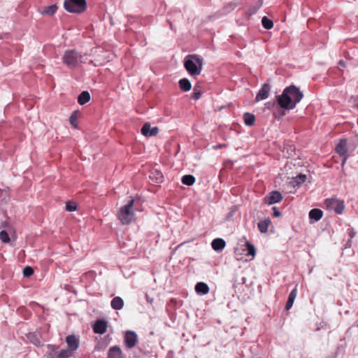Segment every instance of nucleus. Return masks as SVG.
<instances>
[{
	"label": "nucleus",
	"mask_w": 358,
	"mask_h": 358,
	"mask_svg": "<svg viewBox=\"0 0 358 358\" xmlns=\"http://www.w3.org/2000/svg\"><path fill=\"white\" fill-rule=\"evenodd\" d=\"M348 235L350 237V239H352L356 234V232L354 231L353 229H348ZM351 240L349 241V245L350 246Z\"/></svg>",
	"instance_id": "e433bc0d"
},
{
	"label": "nucleus",
	"mask_w": 358,
	"mask_h": 358,
	"mask_svg": "<svg viewBox=\"0 0 358 358\" xmlns=\"http://www.w3.org/2000/svg\"><path fill=\"white\" fill-rule=\"evenodd\" d=\"M66 210L69 212H72L76 210V205L73 203L68 201L66 203Z\"/></svg>",
	"instance_id": "f704fd0d"
},
{
	"label": "nucleus",
	"mask_w": 358,
	"mask_h": 358,
	"mask_svg": "<svg viewBox=\"0 0 358 358\" xmlns=\"http://www.w3.org/2000/svg\"><path fill=\"white\" fill-rule=\"evenodd\" d=\"M226 245L225 241L222 238H215L211 243L213 249L217 252L222 251Z\"/></svg>",
	"instance_id": "f3484780"
},
{
	"label": "nucleus",
	"mask_w": 358,
	"mask_h": 358,
	"mask_svg": "<svg viewBox=\"0 0 358 358\" xmlns=\"http://www.w3.org/2000/svg\"><path fill=\"white\" fill-rule=\"evenodd\" d=\"M64 7L69 13L80 14L87 9V2L86 0H65Z\"/></svg>",
	"instance_id": "39448f33"
},
{
	"label": "nucleus",
	"mask_w": 358,
	"mask_h": 358,
	"mask_svg": "<svg viewBox=\"0 0 358 358\" xmlns=\"http://www.w3.org/2000/svg\"><path fill=\"white\" fill-rule=\"evenodd\" d=\"M0 240L3 243H9L10 239L8 233L5 230H2L0 232Z\"/></svg>",
	"instance_id": "473e14b6"
},
{
	"label": "nucleus",
	"mask_w": 358,
	"mask_h": 358,
	"mask_svg": "<svg viewBox=\"0 0 358 358\" xmlns=\"http://www.w3.org/2000/svg\"><path fill=\"white\" fill-rule=\"evenodd\" d=\"M271 91V86L268 83H264L261 89L259 90L258 93L256 95L255 101H259L262 100H264L268 98L269 95V92Z\"/></svg>",
	"instance_id": "f8f14e48"
},
{
	"label": "nucleus",
	"mask_w": 358,
	"mask_h": 358,
	"mask_svg": "<svg viewBox=\"0 0 358 358\" xmlns=\"http://www.w3.org/2000/svg\"><path fill=\"white\" fill-rule=\"evenodd\" d=\"M184 66L192 76L201 73L203 67V59L198 55H189L185 58Z\"/></svg>",
	"instance_id": "f03ea898"
},
{
	"label": "nucleus",
	"mask_w": 358,
	"mask_h": 358,
	"mask_svg": "<svg viewBox=\"0 0 358 358\" xmlns=\"http://www.w3.org/2000/svg\"><path fill=\"white\" fill-rule=\"evenodd\" d=\"M336 152L341 157H343L342 166H344L348 159V148H347V140L341 139L336 146Z\"/></svg>",
	"instance_id": "6e6552de"
},
{
	"label": "nucleus",
	"mask_w": 358,
	"mask_h": 358,
	"mask_svg": "<svg viewBox=\"0 0 358 358\" xmlns=\"http://www.w3.org/2000/svg\"><path fill=\"white\" fill-rule=\"evenodd\" d=\"M108 358H124V357L120 348L115 345L109 348Z\"/></svg>",
	"instance_id": "2eb2a0df"
},
{
	"label": "nucleus",
	"mask_w": 358,
	"mask_h": 358,
	"mask_svg": "<svg viewBox=\"0 0 358 358\" xmlns=\"http://www.w3.org/2000/svg\"><path fill=\"white\" fill-rule=\"evenodd\" d=\"M306 180V176L304 174H299L295 178H292L291 183L294 187L299 186L303 183Z\"/></svg>",
	"instance_id": "b1692460"
},
{
	"label": "nucleus",
	"mask_w": 358,
	"mask_h": 358,
	"mask_svg": "<svg viewBox=\"0 0 358 358\" xmlns=\"http://www.w3.org/2000/svg\"><path fill=\"white\" fill-rule=\"evenodd\" d=\"M271 224V220L269 218L265 219L258 222L257 227L260 232L266 233L268 231V228Z\"/></svg>",
	"instance_id": "4be33fe9"
},
{
	"label": "nucleus",
	"mask_w": 358,
	"mask_h": 358,
	"mask_svg": "<svg viewBox=\"0 0 358 358\" xmlns=\"http://www.w3.org/2000/svg\"><path fill=\"white\" fill-rule=\"evenodd\" d=\"M262 24L266 29H271L273 27V22L266 16H264L262 19Z\"/></svg>",
	"instance_id": "c756f323"
},
{
	"label": "nucleus",
	"mask_w": 358,
	"mask_h": 358,
	"mask_svg": "<svg viewBox=\"0 0 358 358\" xmlns=\"http://www.w3.org/2000/svg\"><path fill=\"white\" fill-rule=\"evenodd\" d=\"M90 100V94L87 91H83L82 92L78 97V102L80 105H84L86 103H87Z\"/></svg>",
	"instance_id": "5701e85b"
},
{
	"label": "nucleus",
	"mask_w": 358,
	"mask_h": 358,
	"mask_svg": "<svg viewBox=\"0 0 358 358\" xmlns=\"http://www.w3.org/2000/svg\"><path fill=\"white\" fill-rule=\"evenodd\" d=\"M324 205L328 210H334L336 214L339 215L343 213L345 207L344 201L336 197L325 199Z\"/></svg>",
	"instance_id": "423d86ee"
},
{
	"label": "nucleus",
	"mask_w": 358,
	"mask_h": 358,
	"mask_svg": "<svg viewBox=\"0 0 358 358\" xmlns=\"http://www.w3.org/2000/svg\"><path fill=\"white\" fill-rule=\"evenodd\" d=\"M245 247L247 248L246 256L255 257L256 254V250L255 246L249 241H245Z\"/></svg>",
	"instance_id": "cd10ccee"
},
{
	"label": "nucleus",
	"mask_w": 358,
	"mask_h": 358,
	"mask_svg": "<svg viewBox=\"0 0 358 358\" xmlns=\"http://www.w3.org/2000/svg\"><path fill=\"white\" fill-rule=\"evenodd\" d=\"M159 129L157 127H150V123H145L141 128V134L145 136H153L158 134Z\"/></svg>",
	"instance_id": "4468645a"
},
{
	"label": "nucleus",
	"mask_w": 358,
	"mask_h": 358,
	"mask_svg": "<svg viewBox=\"0 0 358 358\" xmlns=\"http://www.w3.org/2000/svg\"><path fill=\"white\" fill-rule=\"evenodd\" d=\"M34 273V270L31 266H26L23 269V275L24 277H29Z\"/></svg>",
	"instance_id": "72a5a7b5"
},
{
	"label": "nucleus",
	"mask_w": 358,
	"mask_h": 358,
	"mask_svg": "<svg viewBox=\"0 0 358 358\" xmlns=\"http://www.w3.org/2000/svg\"><path fill=\"white\" fill-rule=\"evenodd\" d=\"M282 199V194L278 191H273L264 198V203L272 205L280 202Z\"/></svg>",
	"instance_id": "9d476101"
},
{
	"label": "nucleus",
	"mask_w": 358,
	"mask_h": 358,
	"mask_svg": "<svg viewBox=\"0 0 358 358\" xmlns=\"http://www.w3.org/2000/svg\"><path fill=\"white\" fill-rule=\"evenodd\" d=\"M107 322L104 320H98L93 326V330L96 334H103L106 331Z\"/></svg>",
	"instance_id": "ddd939ff"
},
{
	"label": "nucleus",
	"mask_w": 358,
	"mask_h": 358,
	"mask_svg": "<svg viewBox=\"0 0 358 358\" xmlns=\"http://www.w3.org/2000/svg\"><path fill=\"white\" fill-rule=\"evenodd\" d=\"M338 64H339V65H340V66H345V63H344V62H343V61H342V60H341V61L339 62V63H338Z\"/></svg>",
	"instance_id": "ea45409f"
},
{
	"label": "nucleus",
	"mask_w": 358,
	"mask_h": 358,
	"mask_svg": "<svg viewBox=\"0 0 358 358\" xmlns=\"http://www.w3.org/2000/svg\"><path fill=\"white\" fill-rule=\"evenodd\" d=\"M150 179L151 181L155 184H159L163 182L164 176L161 171L157 170L152 171L150 176Z\"/></svg>",
	"instance_id": "dca6fc26"
},
{
	"label": "nucleus",
	"mask_w": 358,
	"mask_h": 358,
	"mask_svg": "<svg viewBox=\"0 0 358 358\" xmlns=\"http://www.w3.org/2000/svg\"><path fill=\"white\" fill-rule=\"evenodd\" d=\"M195 182V178L192 175H185L182 178V182L186 185L191 186Z\"/></svg>",
	"instance_id": "c85d7f7f"
},
{
	"label": "nucleus",
	"mask_w": 358,
	"mask_h": 358,
	"mask_svg": "<svg viewBox=\"0 0 358 358\" xmlns=\"http://www.w3.org/2000/svg\"><path fill=\"white\" fill-rule=\"evenodd\" d=\"M110 305L114 310H121L123 308L124 301L121 297L115 296L112 299Z\"/></svg>",
	"instance_id": "412c9836"
},
{
	"label": "nucleus",
	"mask_w": 358,
	"mask_h": 358,
	"mask_svg": "<svg viewBox=\"0 0 358 358\" xmlns=\"http://www.w3.org/2000/svg\"><path fill=\"white\" fill-rule=\"evenodd\" d=\"M303 97V92L296 86L292 85L285 87L281 95L277 96V102L285 110L294 109Z\"/></svg>",
	"instance_id": "f257e3e1"
},
{
	"label": "nucleus",
	"mask_w": 358,
	"mask_h": 358,
	"mask_svg": "<svg viewBox=\"0 0 358 358\" xmlns=\"http://www.w3.org/2000/svg\"><path fill=\"white\" fill-rule=\"evenodd\" d=\"M66 343L68 349L75 352L79 348L80 341L78 336L75 335H69L66 337Z\"/></svg>",
	"instance_id": "9b49d317"
},
{
	"label": "nucleus",
	"mask_w": 358,
	"mask_h": 358,
	"mask_svg": "<svg viewBox=\"0 0 358 358\" xmlns=\"http://www.w3.org/2000/svg\"><path fill=\"white\" fill-rule=\"evenodd\" d=\"M146 298H147V301L150 303H151L152 301V299H150V297L148 296V294H146Z\"/></svg>",
	"instance_id": "a19ab883"
},
{
	"label": "nucleus",
	"mask_w": 358,
	"mask_h": 358,
	"mask_svg": "<svg viewBox=\"0 0 358 358\" xmlns=\"http://www.w3.org/2000/svg\"><path fill=\"white\" fill-rule=\"evenodd\" d=\"M201 96V92L196 87H194L192 93V98L194 99H199Z\"/></svg>",
	"instance_id": "c9c22d12"
},
{
	"label": "nucleus",
	"mask_w": 358,
	"mask_h": 358,
	"mask_svg": "<svg viewBox=\"0 0 358 358\" xmlns=\"http://www.w3.org/2000/svg\"><path fill=\"white\" fill-rule=\"evenodd\" d=\"M51 351L49 352L50 358H69L71 357L74 352H73L69 349H64L61 351L58 352L57 348L55 346H48Z\"/></svg>",
	"instance_id": "0eeeda50"
},
{
	"label": "nucleus",
	"mask_w": 358,
	"mask_h": 358,
	"mask_svg": "<svg viewBox=\"0 0 358 358\" xmlns=\"http://www.w3.org/2000/svg\"><path fill=\"white\" fill-rule=\"evenodd\" d=\"M8 227V222L7 221H2L0 224L1 229H5Z\"/></svg>",
	"instance_id": "58836bf2"
},
{
	"label": "nucleus",
	"mask_w": 358,
	"mask_h": 358,
	"mask_svg": "<svg viewBox=\"0 0 358 358\" xmlns=\"http://www.w3.org/2000/svg\"><path fill=\"white\" fill-rule=\"evenodd\" d=\"M83 57L76 50L65 51L62 60L63 62L70 69L76 67L78 64L85 62L83 59Z\"/></svg>",
	"instance_id": "20e7f679"
},
{
	"label": "nucleus",
	"mask_w": 358,
	"mask_h": 358,
	"mask_svg": "<svg viewBox=\"0 0 358 358\" xmlns=\"http://www.w3.org/2000/svg\"><path fill=\"white\" fill-rule=\"evenodd\" d=\"M124 345L128 348H133L137 343L138 336L134 331H127L124 335Z\"/></svg>",
	"instance_id": "1a4fd4ad"
},
{
	"label": "nucleus",
	"mask_w": 358,
	"mask_h": 358,
	"mask_svg": "<svg viewBox=\"0 0 358 358\" xmlns=\"http://www.w3.org/2000/svg\"><path fill=\"white\" fill-rule=\"evenodd\" d=\"M179 86L181 90L187 92L190 90L192 85L187 78H182L179 80Z\"/></svg>",
	"instance_id": "393cba45"
},
{
	"label": "nucleus",
	"mask_w": 358,
	"mask_h": 358,
	"mask_svg": "<svg viewBox=\"0 0 358 358\" xmlns=\"http://www.w3.org/2000/svg\"><path fill=\"white\" fill-rule=\"evenodd\" d=\"M323 215V212L319 208H313L309 212V218L315 222L319 221Z\"/></svg>",
	"instance_id": "6ab92c4d"
},
{
	"label": "nucleus",
	"mask_w": 358,
	"mask_h": 358,
	"mask_svg": "<svg viewBox=\"0 0 358 358\" xmlns=\"http://www.w3.org/2000/svg\"><path fill=\"white\" fill-rule=\"evenodd\" d=\"M79 115L78 111H74L69 117L70 124L74 127L78 128L77 119Z\"/></svg>",
	"instance_id": "2f4dec72"
},
{
	"label": "nucleus",
	"mask_w": 358,
	"mask_h": 358,
	"mask_svg": "<svg viewBox=\"0 0 358 358\" xmlns=\"http://www.w3.org/2000/svg\"><path fill=\"white\" fill-rule=\"evenodd\" d=\"M243 119H244L245 124L248 126L253 125L255 123V115L250 113H245L243 115Z\"/></svg>",
	"instance_id": "a878e982"
},
{
	"label": "nucleus",
	"mask_w": 358,
	"mask_h": 358,
	"mask_svg": "<svg viewBox=\"0 0 358 358\" xmlns=\"http://www.w3.org/2000/svg\"><path fill=\"white\" fill-rule=\"evenodd\" d=\"M272 210L273 211V217H278L281 216V213L278 210L276 207H273Z\"/></svg>",
	"instance_id": "4c0bfd02"
},
{
	"label": "nucleus",
	"mask_w": 358,
	"mask_h": 358,
	"mask_svg": "<svg viewBox=\"0 0 358 358\" xmlns=\"http://www.w3.org/2000/svg\"><path fill=\"white\" fill-rule=\"evenodd\" d=\"M297 294L296 287L293 289L289 294L288 299L286 302L285 309L289 310L293 306L294 301Z\"/></svg>",
	"instance_id": "a211bd4d"
},
{
	"label": "nucleus",
	"mask_w": 358,
	"mask_h": 358,
	"mask_svg": "<svg viewBox=\"0 0 358 358\" xmlns=\"http://www.w3.org/2000/svg\"><path fill=\"white\" fill-rule=\"evenodd\" d=\"M57 9V6L56 5H51L45 7L42 13L48 15H52L55 13Z\"/></svg>",
	"instance_id": "7c9ffc66"
},
{
	"label": "nucleus",
	"mask_w": 358,
	"mask_h": 358,
	"mask_svg": "<svg viewBox=\"0 0 358 358\" xmlns=\"http://www.w3.org/2000/svg\"><path fill=\"white\" fill-rule=\"evenodd\" d=\"M27 338L30 341V342H31L34 345H38V346L41 345V340H40L38 336L36 333H29L27 335Z\"/></svg>",
	"instance_id": "bb28decb"
},
{
	"label": "nucleus",
	"mask_w": 358,
	"mask_h": 358,
	"mask_svg": "<svg viewBox=\"0 0 358 358\" xmlns=\"http://www.w3.org/2000/svg\"><path fill=\"white\" fill-rule=\"evenodd\" d=\"M134 205V199H131L127 204L120 208L117 216L122 224H129L135 220Z\"/></svg>",
	"instance_id": "7ed1b4c3"
},
{
	"label": "nucleus",
	"mask_w": 358,
	"mask_h": 358,
	"mask_svg": "<svg viewBox=\"0 0 358 358\" xmlns=\"http://www.w3.org/2000/svg\"><path fill=\"white\" fill-rule=\"evenodd\" d=\"M195 291L197 294L203 295L208 293L209 287L205 282H199L195 286Z\"/></svg>",
	"instance_id": "aec40b11"
}]
</instances>
